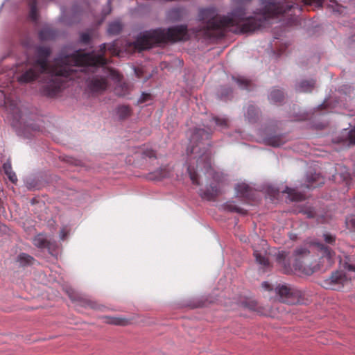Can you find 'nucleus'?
<instances>
[{
    "label": "nucleus",
    "instance_id": "nucleus-23",
    "mask_svg": "<svg viewBox=\"0 0 355 355\" xmlns=\"http://www.w3.org/2000/svg\"><path fill=\"white\" fill-rule=\"evenodd\" d=\"M224 207L225 209L231 212H236L241 214H245L246 213L245 210L236 205L234 202H227Z\"/></svg>",
    "mask_w": 355,
    "mask_h": 355
},
{
    "label": "nucleus",
    "instance_id": "nucleus-2",
    "mask_svg": "<svg viewBox=\"0 0 355 355\" xmlns=\"http://www.w3.org/2000/svg\"><path fill=\"white\" fill-rule=\"evenodd\" d=\"M304 0H261V8L248 15L244 8L232 9L226 15H218L214 8L201 9L198 19L207 31L222 34L228 31L234 33H250L266 25L268 20L292 10H302Z\"/></svg>",
    "mask_w": 355,
    "mask_h": 355
},
{
    "label": "nucleus",
    "instance_id": "nucleus-42",
    "mask_svg": "<svg viewBox=\"0 0 355 355\" xmlns=\"http://www.w3.org/2000/svg\"><path fill=\"white\" fill-rule=\"evenodd\" d=\"M304 214H306L308 218H313L315 216V212L313 209H308L304 211Z\"/></svg>",
    "mask_w": 355,
    "mask_h": 355
},
{
    "label": "nucleus",
    "instance_id": "nucleus-4",
    "mask_svg": "<svg viewBox=\"0 0 355 355\" xmlns=\"http://www.w3.org/2000/svg\"><path fill=\"white\" fill-rule=\"evenodd\" d=\"M187 39V26L186 25H177L166 29L159 28L140 33L136 40L132 43V46L135 50L141 51L162 43L174 42Z\"/></svg>",
    "mask_w": 355,
    "mask_h": 355
},
{
    "label": "nucleus",
    "instance_id": "nucleus-19",
    "mask_svg": "<svg viewBox=\"0 0 355 355\" xmlns=\"http://www.w3.org/2000/svg\"><path fill=\"white\" fill-rule=\"evenodd\" d=\"M254 256L255 257L256 261L263 266H268L269 265V262L268 259L266 257V250L263 249V250L259 251L257 250H254Z\"/></svg>",
    "mask_w": 355,
    "mask_h": 355
},
{
    "label": "nucleus",
    "instance_id": "nucleus-38",
    "mask_svg": "<svg viewBox=\"0 0 355 355\" xmlns=\"http://www.w3.org/2000/svg\"><path fill=\"white\" fill-rule=\"evenodd\" d=\"M144 157L156 158L155 152L153 150H146L143 153Z\"/></svg>",
    "mask_w": 355,
    "mask_h": 355
},
{
    "label": "nucleus",
    "instance_id": "nucleus-10",
    "mask_svg": "<svg viewBox=\"0 0 355 355\" xmlns=\"http://www.w3.org/2000/svg\"><path fill=\"white\" fill-rule=\"evenodd\" d=\"M309 253L307 248L304 247H300L295 250L293 255L295 257V263L293 264V267L295 271H304V266L301 263H298V259L306 257Z\"/></svg>",
    "mask_w": 355,
    "mask_h": 355
},
{
    "label": "nucleus",
    "instance_id": "nucleus-1",
    "mask_svg": "<svg viewBox=\"0 0 355 355\" xmlns=\"http://www.w3.org/2000/svg\"><path fill=\"white\" fill-rule=\"evenodd\" d=\"M108 50L115 51L114 43H103L99 51L85 53L81 49L64 47L54 59L53 64H48L51 49L39 46L36 49L37 59L33 66L19 77V81L28 83L41 77V92L46 96H53L59 93L68 80H86L87 86L92 92H102L107 87V78L119 81L120 74L106 67L107 60L104 58Z\"/></svg>",
    "mask_w": 355,
    "mask_h": 355
},
{
    "label": "nucleus",
    "instance_id": "nucleus-15",
    "mask_svg": "<svg viewBox=\"0 0 355 355\" xmlns=\"http://www.w3.org/2000/svg\"><path fill=\"white\" fill-rule=\"evenodd\" d=\"M284 98V94L283 91L277 88H273L268 95L270 102L274 104L282 103Z\"/></svg>",
    "mask_w": 355,
    "mask_h": 355
},
{
    "label": "nucleus",
    "instance_id": "nucleus-45",
    "mask_svg": "<svg viewBox=\"0 0 355 355\" xmlns=\"http://www.w3.org/2000/svg\"><path fill=\"white\" fill-rule=\"evenodd\" d=\"M22 44L26 48H30L32 45L31 41H29V40L28 41L23 40Z\"/></svg>",
    "mask_w": 355,
    "mask_h": 355
},
{
    "label": "nucleus",
    "instance_id": "nucleus-22",
    "mask_svg": "<svg viewBox=\"0 0 355 355\" xmlns=\"http://www.w3.org/2000/svg\"><path fill=\"white\" fill-rule=\"evenodd\" d=\"M122 30V25L119 21L111 22L107 28L110 35H116L120 33Z\"/></svg>",
    "mask_w": 355,
    "mask_h": 355
},
{
    "label": "nucleus",
    "instance_id": "nucleus-12",
    "mask_svg": "<svg viewBox=\"0 0 355 355\" xmlns=\"http://www.w3.org/2000/svg\"><path fill=\"white\" fill-rule=\"evenodd\" d=\"M236 194L240 198H248L252 192L251 187L245 182L239 183L235 187Z\"/></svg>",
    "mask_w": 355,
    "mask_h": 355
},
{
    "label": "nucleus",
    "instance_id": "nucleus-31",
    "mask_svg": "<svg viewBox=\"0 0 355 355\" xmlns=\"http://www.w3.org/2000/svg\"><path fill=\"white\" fill-rule=\"evenodd\" d=\"M168 17L173 21L179 20L181 17V10L179 8H173L168 12Z\"/></svg>",
    "mask_w": 355,
    "mask_h": 355
},
{
    "label": "nucleus",
    "instance_id": "nucleus-7",
    "mask_svg": "<svg viewBox=\"0 0 355 355\" xmlns=\"http://www.w3.org/2000/svg\"><path fill=\"white\" fill-rule=\"evenodd\" d=\"M33 245L40 249H47L49 252L53 254V250H54L56 244L55 242H51L48 237L43 234H38L33 239Z\"/></svg>",
    "mask_w": 355,
    "mask_h": 355
},
{
    "label": "nucleus",
    "instance_id": "nucleus-48",
    "mask_svg": "<svg viewBox=\"0 0 355 355\" xmlns=\"http://www.w3.org/2000/svg\"><path fill=\"white\" fill-rule=\"evenodd\" d=\"M327 104H328V103H327V101H324V102L322 104H321L320 106V107H322V106H324V107H327Z\"/></svg>",
    "mask_w": 355,
    "mask_h": 355
},
{
    "label": "nucleus",
    "instance_id": "nucleus-49",
    "mask_svg": "<svg viewBox=\"0 0 355 355\" xmlns=\"http://www.w3.org/2000/svg\"><path fill=\"white\" fill-rule=\"evenodd\" d=\"M261 243H262V245H266V241L262 240V241H261Z\"/></svg>",
    "mask_w": 355,
    "mask_h": 355
},
{
    "label": "nucleus",
    "instance_id": "nucleus-28",
    "mask_svg": "<svg viewBox=\"0 0 355 355\" xmlns=\"http://www.w3.org/2000/svg\"><path fill=\"white\" fill-rule=\"evenodd\" d=\"M211 120L216 124V126L219 127L221 129H225L228 127V121L226 118L213 116Z\"/></svg>",
    "mask_w": 355,
    "mask_h": 355
},
{
    "label": "nucleus",
    "instance_id": "nucleus-8",
    "mask_svg": "<svg viewBox=\"0 0 355 355\" xmlns=\"http://www.w3.org/2000/svg\"><path fill=\"white\" fill-rule=\"evenodd\" d=\"M315 245L320 254L322 261L324 262L326 261V267L331 266L334 262L333 257L334 254L331 248L319 242L315 243Z\"/></svg>",
    "mask_w": 355,
    "mask_h": 355
},
{
    "label": "nucleus",
    "instance_id": "nucleus-32",
    "mask_svg": "<svg viewBox=\"0 0 355 355\" xmlns=\"http://www.w3.org/2000/svg\"><path fill=\"white\" fill-rule=\"evenodd\" d=\"M169 175V172L166 169L165 171L159 170L156 171L155 173L150 174V179L152 180H159L164 177H167Z\"/></svg>",
    "mask_w": 355,
    "mask_h": 355
},
{
    "label": "nucleus",
    "instance_id": "nucleus-33",
    "mask_svg": "<svg viewBox=\"0 0 355 355\" xmlns=\"http://www.w3.org/2000/svg\"><path fill=\"white\" fill-rule=\"evenodd\" d=\"M345 132L349 144H355V126L349 131L345 129Z\"/></svg>",
    "mask_w": 355,
    "mask_h": 355
},
{
    "label": "nucleus",
    "instance_id": "nucleus-20",
    "mask_svg": "<svg viewBox=\"0 0 355 355\" xmlns=\"http://www.w3.org/2000/svg\"><path fill=\"white\" fill-rule=\"evenodd\" d=\"M104 322L107 324H114V325H126L128 324L129 321L128 319L125 318L120 317H104Z\"/></svg>",
    "mask_w": 355,
    "mask_h": 355
},
{
    "label": "nucleus",
    "instance_id": "nucleus-41",
    "mask_svg": "<svg viewBox=\"0 0 355 355\" xmlns=\"http://www.w3.org/2000/svg\"><path fill=\"white\" fill-rule=\"evenodd\" d=\"M316 180V177L315 178H313L312 179L310 178L309 176L307 177V180H308V185H307V188L310 189L311 187H315V186L313 184V182Z\"/></svg>",
    "mask_w": 355,
    "mask_h": 355
},
{
    "label": "nucleus",
    "instance_id": "nucleus-34",
    "mask_svg": "<svg viewBox=\"0 0 355 355\" xmlns=\"http://www.w3.org/2000/svg\"><path fill=\"white\" fill-rule=\"evenodd\" d=\"M91 40L90 35L88 33H82L80 36V42L83 44H89Z\"/></svg>",
    "mask_w": 355,
    "mask_h": 355
},
{
    "label": "nucleus",
    "instance_id": "nucleus-5",
    "mask_svg": "<svg viewBox=\"0 0 355 355\" xmlns=\"http://www.w3.org/2000/svg\"><path fill=\"white\" fill-rule=\"evenodd\" d=\"M282 302L294 304L300 302V292L286 284L279 285L275 288Z\"/></svg>",
    "mask_w": 355,
    "mask_h": 355
},
{
    "label": "nucleus",
    "instance_id": "nucleus-44",
    "mask_svg": "<svg viewBox=\"0 0 355 355\" xmlns=\"http://www.w3.org/2000/svg\"><path fill=\"white\" fill-rule=\"evenodd\" d=\"M262 286H263V288H264L266 290H271L272 289V286L267 282H263L262 283Z\"/></svg>",
    "mask_w": 355,
    "mask_h": 355
},
{
    "label": "nucleus",
    "instance_id": "nucleus-18",
    "mask_svg": "<svg viewBox=\"0 0 355 355\" xmlns=\"http://www.w3.org/2000/svg\"><path fill=\"white\" fill-rule=\"evenodd\" d=\"M288 194V197L291 201H300L304 199V196L302 193L297 192L294 189L286 187L282 191Z\"/></svg>",
    "mask_w": 355,
    "mask_h": 355
},
{
    "label": "nucleus",
    "instance_id": "nucleus-47",
    "mask_svg": "<svg viewBox=\"0 0 355 355\" xmlns=\"http://www.w3.org/2000/svg\"><path fill=\"white\" fill-rule=\"evenodd\" d=\"M251 0H236V3H245L250 2Z\"/></svg>",
    "mask_w": 355,
    "mask_h": 355
},
{
    "label": "nucleus",
    "instance_id": "nucleus-9",
    "mask_svg": "<svg viewBox=\"0 0 355 355\" xmlns=\"http://www.w3.org/2000/svg\"><path fill=\"white\" fill-rule=\"evenodd\" d=\"M58 34V33L55 29L46 25L43 26L39 31L38 37L41 41H48L54 40Z\"/></svg>",
    "mask_w": 355,
    "mask_h": 355
},
{
    "label": "nucleus",
    "instance_id": "nucleus-39",
    "mask_svg": "<svg viewBox=\"0 0 355 355\" xmlns=\"http://www.w3.org/2000/svg\"><path fill=\"white\" fill-rule=\"evenodd\" d=\"M344 268L346 269L347 271L355 272V264L345 262L344 263Z\"/></svg>",
    "mask_w": 355,
    "mask_h": 355
},
{
    "label": "nucleus",
    "instance_id": "nucleus-17",
    "mask_svg": "<svg viewBox=\"0 0 355 355\" xmlns=\"http://www.w3.org/2000/svg\"><path fill=\"white\" fill-rule=\"evenodd\" d=\"M232 80H234L237 85L238 87L242 89H247L250 90L251 89V82L245 78L243 76H232Z\"/></svg>",
    "mask_w": 355,
    "mask_h": 355
},
{
    "label": "nucleus",
    "instance_id": "nucleus-46",
    "mask_svg": "<svg viewBox=\"0 0 355 355\" xmlns=\"http://www.w3.org/2000/svg\"><path fill=\"white\" fill-rule=\"evenodd\" d=\"M17 135L24 136L25 137H31V135L27 134L26 132H21L20 130H17Z\"/></svg>",
    "mask_w": 355,
    "mask_h": 355
},
{
    "label": "nucleus",
    "instance_id": "nucleus-27",
    "mask_svg": "<svg viewBox=\"0 0 355 355\" xmlns=\"http://www.w3.org/2000/svg\"><path fill=\"white\" fill-rule=\"evenodd\" d=\"M241 306L244 309L252 311H258L257 303L254 300H245L241 302Z\"/></svg>",
    "mask_w": 355,
    "mask_h": 355
},
{
    "label": "nucleus",
    "instance_id": "nucleus-50",
    "mask_svg": "<svg viewBox=\"0 0 355 355\" xmlns=\"http://www.w3.org/2000/svg\"><path fill=\"white\" fill-rule=\"evenodd\" d=\"M89 306H90L92 308H95V306L93 305V304H92V303H91V304H89Z\"/></svg>",
    "mask_w": 355,
    "mask_h": 355
},
{
    "label": "nucleus",
    "instance_id": "nucleus-14",
    "mask_svg": "<svg viewBox=\"0 0 355 355\" xmlns=\"http://www.w3.org/2000/svg\"><path fill=\"white\" fill-rule=\"evenodd\" d=\"M263 142L266 145L273 147H279L284 144L281 135H268L263 138Z\"/></svg>",
    "mask_w": 355,
    "mask_h": 355
},
{
    "label": "nucleus",
    "instance_id": "nucleus-29",
    "mask_svg": "<svg viewBox=\"0 0 355 355\" xmlns=\"http://www.w3.org/2000/svg\"><path fill=\"white\" fill-rule=\"evenodd\" d=\"M117 114L120 119H125L130 114V107L126 105L119 106Z\"/></svg>",
    "mask_w": 355,
    "mask_h": 355
},
{
    "label": "nucleus",
    "instance_id": "nucleus-24",
    "mask_svg": "<svg viewBox=\"0 0 355 355\" xmlns=\"http://www.w3.org/2000/svg\"><path fill=\"white\" fill-rule=\"evenodd\" d=\"M232 90L227 87H221L218 92V96L220 99L226 101L232 96Z\"/></svg>",
    "mask_w": 355,
    "mask_h": 355
},
{
    "label": "nucleus",
    "instance_id": "nucleus-25",
    "mask_svg": "<svg viewBox=\"0 0 355 355\" xmlns=\"http://www.w3.org/2000/svg\"><path fill=\"white\" fill-rule=\"evenodd\" d=\"M277 260H278V262L284 266V273H286V274H288L290 272H291L293 271L291 267L290 266L289 264H287L286 263V261H285V252H282L280 253H279L278 254V257H277Z\"/></svg>",
    "mask_w": 355,
    "mask_h": 355
},
{
    "label": "nucleus",
    "instance_id": "nucleus-21",
    "mask_svg": "<svg viewBox=\"0 0 355 355\" xmlns=\"http://www.w3.org/2000/svg\"><path fill=\"white\" fill-rule=\"evenodd\" d=\"M3 169L6 174L8 178L13 183L17 181V178L15 173L12 170L11 164L10 162H5L3 165Z\"/></svg>",
    "mask_w": 355,
    "mask_h": 355
},
{
    "label": "nucleus",
    "instance_id": "nucleus-26",
    "mask_svg": "<svg viewBox=\"0 0 355 355\" xmlns=\"http://www.w3.org/2000/svg\"><path fill=\"white\" fill-rule=\"evenodd\" d=\"M37 0H30L29 6H30V13L29 17L33 21H36L37 19Z\"/></svg>",
    "mask_w": 355,
    "mask_h": 355
},
{
    "label": "nucleus",
    "instance_id": "nucleus-11",
    "mask_svg": "<svg viewBox=\"0 0 355 355\" xmlns=\"http://www.w3.org/2000/svg\"><path fill=\"white\" fill-rule=\"evenodd\" d=\"M315 87L313 79L302 80L295 85V90L299 92H311Z\"/></svg>",
    "mask_w": 355,
    "mask_h": 355
},
{
    "label": "nucleus",
    "instance_id": "nucleus-36",
    "mask_svg": "<svg viewBox=\"0 0 355 355\" xmlns=\"http://www.w3.org/2000/svg\"><path fill=\"white\" fill-rule=\"evenodd\" d=\"M352 175L355 177V169L353 171L352 174L349 171H345V173H342L340 174L341 178L347 182V183L349 182V180H352Z\"/></svg>",
    "mask_w": 355,
    "mask_h": 355
},
{
    "label": "nucleus",
    "instance_id": "nucleus-37",
    "mask_svg": "<svg viewBox=\"0 0 355 355\" xmlns=\"http://www.w3.org/2000/svg\"><path fill=\"white\" fill-rule=\"evenodd\" d=\"M324 241L328 244H333L335 242V236L331 234L325 233L323 234Z\"/></svg>",
    "mask_w": 355,
    "mask_h": 355
},
{
    "label": "nucleus",
    "instance_id": "nucleus-13",
    "mask_svg": "<svg viewBox=\"0 0 355 355\" xmlns=\"http://www.w3.org/2000/svg\"><path fill=\"white\" fill-rule=\"evenodd\" d=\"M259 112L254 105H249L245 112V117L249 123H254L258 119Z\"/></svg>",
    "mask_w": 355,
    "mask_h": 355
},
{
    "label": "nucleus",
    "instance_id": "nucleus-30",
    "mask_svg": "<svg viewBox=\"0 0 355 355\" xmlns=\"http://www.w3.org/2000/svg\"><path fill=\"white\" fill-rule=\"evenodd\" d=\"M114 93L119 96H125L128 94V88L125 84H121L114 88Z\"/></svg>",
    "mask_w": 355,
    "mask_h": 355
},
{
    "label": "nucleus",
    "instance_id": "nucleus-40",
    "mask_svg": "<svg viewBox=\"0 0 355 355\" xmlns=\"http://www.w3.org/2000/svg\"><path fill=\"white\" fill-rule=\"evenodd\" d=\"M8 231V227L0 223V235L6 234Z\"/></svg>",
    "mask_w": 355,
    "mask_h": 355
},
{
    "label": "nucleus",
    "instance_id": "nucleus-6",
    "mask_svg": "<svg viewBox=\"0 0 355 355\" xmlns=\"http://www.w3.org/2000/svg\"><path fill=\"white\" fill-rule=\"evenodd\" d=\"M348 281L349 278L343 271H336L324 281L323 286L327 289L336 290L343 286Z\"/></svg>",
    "mask_w": 355,
    "mask_h": 355
},
{
    "label": "nucleus",
    "instance_id": "nucleus-35",
    "mask_svg": "<svg viewBox=\"0 0 355 355\" xmlns=\"http://www.w3.org/2000/svg\"><path fill=\"white\" fill-rule=\"evenodd\" d=\"M346 224L348 227L355 230V215H352L347 218Z\"/></svg>",
    "mask_w": 355,
    "mask_h": 355
},
{
    "label": "nucleus",
    "instance_id": "nucleus-43",
    "mask_svg": "<svg viewBox=\"0 0 355 355\" xmlns=\"http://www.w3.org/2000/svg\"><path fill=\"white\" fill-rule=\"evenodd\" d=\"M67 235V232L65 229H62L60 232V237L61 240H64Z\"/></svg>",
    "mask_w": 355,
    "mask_h": 355
},
{
    "label": "nucleus",
    "instance_id": "nucleus-3",
    "mask_svg": "<svg viewBox=\"0 0 355 355\" xmlns=\"http://www.w3.org/2000/svg\"><path fill=\"white\" fill-rule=\"evenodd\" d=\"M211 134L210 128H196L190 138L189 146L187 148L189 157L187 172L193 184H202V175L207 179H212L205 190H200L202 198L211 200L220 193L219 183L224 179L222 173L216 171L211 166V153L207 147L208 144L204 143Z\"/></svg>",
    "mask_w": 355,
    "mask_h": 355
},
{
    "label": "nucleus",
    "instance_id": "nucleus-51",
    "mask_svg": "<svg viewBox=\"0 0 355 355\" xmlns=\"http://www.w3.org/2000/svg\"><path fill=\"white\" fill-rule=\"evenodd\" d=\"M143 96H148L149 95L148 94H143Z\"/></svg>",
    "mask_w": 355,
    "mask_h": 355
},
{
    "label": "nucleus",
    "instance_id": "nucleus-16",
    "mask_svg": "<svg viewBox=\"0 0 355 355\" xmlns=\"http://www.w3.org/2000/svg\"><path fill=\"white\" fill-rule=\"evenodd\" d=\"M35 261V259L26 253H20L16 258V262L19 263L20 266L26 267L31 266Z\"/></svg>",
    "mask_w": 355,
    "mask_h": 355
}]
</instances>
